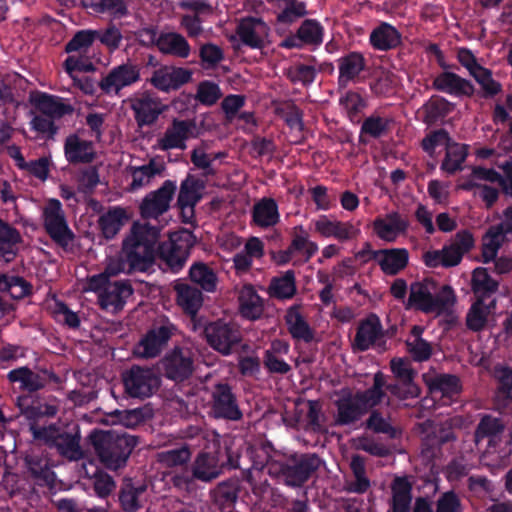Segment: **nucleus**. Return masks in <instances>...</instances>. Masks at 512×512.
<instances>
[{
  "instance_id": "obj_1",
  "label": "nucleus",
  "mask_w": 512,
  "mask_h": 512,
  "mask_svg": "<svg viewBox=\"0 0 512 512\" xmlns=\"http://www.w3.org/2000/svg\"><path fill=\"white\" fill-rule=\"evenodd\" d=\"M160 229L150 224L134 223L130 233L124 238L121 257L129 271L148 272L156 260V245L159 242Z\"/></svg>"
},
{
  "instance_id": "obj_2",
  "label": "nucleus",
  "mask_w": 512,
  "mask_h": 512,
  "mask_svg": "<svg viewBox=\"0 0 512 512\" xmlns=\"http://www.w3.org/2000/svg\"><path fill=\"white\" fill-rule=\"evenodd\" d=\"M322 459L316 453L289 452L275 455L269 465V475L290 488H302L316 476Z\"/></svg>"
},
{
  "instance_id": "obj_3",
  "label": "nucleus",
  "mask_w": 512,
  "mask_h": 512,
  "mask_svg": "<svg viewBox=\"0 0 512 512\" xmlns=\"http://www.w3.org/2000/svg\"><path fill=\"white\" fill-rule=\"evenodd\" d=\"M89 438L99 461L111 470L125 466L137 445L135 436L116 430H94Z\"/></svg>"
},
{
  "instance_id": "obj_4",
  "label": "nucleus",
  "mask_w": 512,
  "mask_h": 512,
  "mask_svg": "<svg viewBox=\"0 0 512 512\" xmlns=\"http://www.w3.org/2000/svg\"><path fill=\"white\" fill-rule=\"evenodd\" d=\"M405 309L436 315L448 311V283L440 285L432 278L411 283Z\"/></svg>"
},
{
  "instance_id": "obj_5",
  "label": "nucleus",
  "mask_w": 512,
  "mask_h": 512,
  "mask_svg": "<svg viewBox=\"0 0 512 512\" xmlns=\"http://www.w3.org/2000/svg\"><path fill=\"white\" fill-rule=\"evenodd\" d=\"M43 227L55 245L64 252H73L75 233L69 227L62 204L58 199L48 201L42 213Z\"/></svg>"
},
{
  "instance_id": "obj_6",
  "label": "nucleus",
  "mask_w": 512,
  "mask_h": 512,
  "mask_svg": "<svg viewBox=\"0 0 512 512\" xmlns=\"http://www.w3.org/2000/svg\"><path fill=\"white\" fill-rule=\"evenodd\" d=\"M157 244L156 256L164 265L163 269L176 274L184 268L189 259L194 244L193 235L187 231L175 233L167 241Z\"/></svg>"
},
{
  "instance_id": "obj_7",
  "label": "nucleus",
  "mask_w": 512,
  "mask_h": 512,
  "mask_svg": "<svg viewBox=\"0 0 512 512\" xmlns=\"http://www.w3.org/2000/svg\"><path fill=\"white\" fill-rule=\"evenodd\" d=\"M35 440L44 442L49 448H55L58 453L70 460H79L83 452L80 447V436L66 431H61L55 425L39 427L32 424L29 427Z\"/></svg>"
},
{
  "instance_id": "obj_8",
  "label": "nucleus",
  "mask_w": 512,
  "mask_h": 512,
  "mask_svg": "<svg viewBox=\"0 0 512 512\" xmlns=\"http://www.w3.org/2000/svg\"><path fill=\"white\" fill-rule=\"evenodd\" d=\"M125 393L131 398L151 397L161 384V379L153 368L132 365L122 373Z\"/></svg>"
},
{
  "instance_id": "obj_9",
  "label": "nucleus",
  "mask_w": 512,
  "mask_h": 512,
  "mask_svg": "<svg viewBox=\"0 0 512 512\" xmlns=\"http://www.w3.org/2000/svg\"><path fill=\"white\" fill-rule=\"evenodd\" d=\"M207 343L222 355H230L242 340L239 326L234 322L218 319L204 328Z\"/></svg>"
},
{
  "instance_id": "obj_10",
  "label": "nucleus",
  "mask_w": 512,
  "mask_h": 512,
  "mask_svg": "<svg viewBox=\"0 0 512 512\" xmlns=\"http://www.w3.org/2000/svg\"><path fill=\"white\" fill-rule=\"evenodd\" d=\"M210 413L215 419L239 421L243 417L238 399L232 386L228 383H217L211 394Z\"/></svg>"
},
{
  "instance_id": "obj_11",
  "label": "nucleus",
  "mask_w": 512,
  "mask_h": 512,
  "mask_svg": "<svg viewBox=\"0 0 512 512\" xmlns=\"http://www.w3.org/2000/svg\"><path fill=\"white\" fill-rule=\"evenodd\" d=\"M197 123L195 119L174 118L164 132L163 137L158 139V148L162 151L172 149L185 150L186 141L198 137Z\"/></svg>"
},
{
  "instance_id": "obj_12",
  "label": "nucleus",
  "mask_w": 512,
  "mask_h": 512,
  "mask_svg": "<svg viewBox=\"0 0 512 512\" xmlns=\"http://www.w3.org/2000/svg\"><path fill=\"white\" fill-rule=\"evenodd\" d=\"M176 182L165 180L155 191L148 193L140 204V215L144 219L158 218L170 208L176 191Z\"/></svg>"
},
{
  "instance_id": "obj_13",
  "label": "nucleus",
  "mask_w": 512,
  "mask_h": 512,
  "mask_svg": "<svg viewBox=\"0 0 512 512\" xmlns=\"http://www.w3.org/2000/svg\"><path fill=\"white\" fill-rule=\"evenodd\" d=\"M140 80V70L137 65L124 63L113 67L106 76L98 82L99 89L105 95H119L120 91Z\"/></svg>"
},
{
  "instance_id": "obj_14",
  "label": "nucleus",
  "mask_w": 512,
  "mask_h": 512,
  "mask_svg": "<svg viewBox=\"0 0 512 512\" xmlns=\"http://www.w3.org/2000/svg\"><path fill=\"white\" fill-rule=\"evenodd\" d=\"M236 34L243 45L251 49H263L269 43L270 27L262 18L247 16L240 19Z\"/></svg>"
},
{
  "instance_id": "obj_15",
  "label": "nucleus",
  "mask_w": 512,
  "mask_h": 512,
  "mask_svg": "<svg viewBox=\"0 0 512 512\" xmlns=\"http://www.w3.org/2000/svg\"><path fill=\"white\" fill-rule=\"evenodd\" d=\"M7 379L11 383H20L21 390L33 393L43 389L50 382H57L58 376L48 369L33 371L23 366L9 371Z\"/></svg>"
},
{
  "instance_id": "obj_16",
  "label": "nucleus",
  "mask_w": 512,
  "mask_h": 512,
  "mask_svg": "<svg viewBox=\"0 0 512 512\" xmlns=\"http://www.w3.org/2000/svg\"><path fill=\"white\" fill-rule=\"evenodd\" d=\"M174 330L176 328L170 322L152 327L136 345L135 353L146 359L158 356L171 339Z\"/></svg>"
},
{
  "instance_id": "obj_17",
  "label": "nucleus",
  "mask_w": 512,
  "mask_h": 512,
  "mask_svg": "<svg viewBox=\"0 0 512 512\" xmlns=\"http://www.w3.org/2000/svg\"><path fill=\"white\" fill-rule=\"evenodd\" d=\"M384 330L379 317L371 313L361 320L353 340V348L357 351H367L373 346L385 344Z\"/></svg>"
},
{
  "instance_id": "obj_18",
  "label": "nucleus",
  "mask_w": 512,
  "mask_h": 512,
  "mask_svg": "<svg viewBox=\"0 0 512 512\" xmlns=\"http://www.w3.org/2000/svg\"><path fill=\"white\" fill-rule=\"evenodd\" d=\"M316 233L325 238H334L341 243L355 239L360 229L350 221L332 219L327 215H320L313 221Z\"/></svg>"
},
{
  "instance_id": "obj_19",
  "label": "nucleus",
  "mask_w": 512,
  "mask_h": 512,
  "mask_svg": "<svg viewBox=\"0 0 512 512\" xmlns=\"http://www.w3.org/2000/svg\"><path fill=\"white\" fill-rule=\"evenodd\" d=\"M324 29L316 19H306L295 34H291L279 43L285 49H301L305 45L319 46L323 42Z\"/></svg>"
},
{
  "instance_id": "obj_20",
  "label": "nucleus",
  "mask_w": 512,
  "mask_h": 512,
  "mask_svg": "<svg viewBox=\"0 0 512 512\" xmlns=\"http://www.w3.org/2000/svg\"><path fill=\"white\" fill-rule=\"evenodd\" d=\"M164 376L175 382L187 380L193 373V360L182 348L175 347L161 360Z\"/></svg>"
},
{
  "instance_id": "obj_21",
  "label": "nucleus",
  "mask_w": 512,
  "mask_h": 512,
  "mask_svg": "<svg viewBox=\"0 0 512 512\" xmlns=\"http://www.w3.org/2000/svg\"><path fill=\"white\" fill-rule=\"evenodd\" d=\"M147 486L140 480L130 477L122 479L117 493V501L123 512H139L144 507Z\"/></svg>"
},
{
  "instance_id": "obj_22",
  "label": "nucleus",
  "mask_w": 512,
  "mask_h": 512,
  "mask_svg": "<svg viewBox=\"0 0 512 512\" xmlns=\"http://www.w3.org/2000/svg\"><path fill=\"white\" fill-rule=\"evenodd\" d=\"M192 78L189 69L182 67L162 66L155 70L150 79V83L158 90L169 92L177 90Z\"/></svg>"
},
{
  "instance_id": "obj_23",
  "label": "nucleus",
  "mask_w": 512,
  "mask_h": 512,
  "mask_svg": "<svg viewBox=\"0 0 512 512\" xmlns=\"http://www.w3.org/2000/svg\"><path fill=\"white\" fill-rule=\"evenodd\" d=\"M224 466L215 453L201 451L191 464V475L200 482L209 483L222 474Z\"/></svg>"
},
{
  "instance_id": "obj_24",
  "label": "nucleus",
  "mask_w": 512,
  "mask_h": 512,
  "mask_svg": "<svg viewBox=\"0 0 512 512\" xmlns=\"http://www.w3.org/2000/svg\"><path fill=\"white\" fill-rule=\"evenodd\" d=\"M134 112V118L139 127L151 126L158 120L164 111V106L159 98H154L149 94H143L135 99L131 104Z\"/></svg>"
},
{
  "instance_id": "obj_25",
  "label": "nucleus",
  "mask_w": 512,
  "mask_h": 512,
  "mask_svg": "<svg viewBox=\"0 0 512 512\" xmlns=\"http://www.w3.org/2000/svg\"><path fill=\"white\" fill-rule=\"evenodd\" d=\"M336 414L334 423L336 426H350L357 423L365 414L364 408L355 399V395L348 392L335 402Z\"/></svg>"
},
{
  "instance_id": "obj_26",
  "label": "nucleus",
  "mask_w": 512,
  "mask_h": 512,
  "mask_svg": "<svg viewBox=\"0 0 512 512\" xmlns=\"http://www.w3.org/2000/svg\"><path fill=\"white\" fill-rule=\"evenodd\" d=\"M409 223L398 212H390L385 218L377 217L373 221V230L376 235L387 242H393L398 235L407 231Z\"/></svg>"
},
{
  "instance_id": "obj_27",
  "label": "nucleus",
  "mask_w": 512,
  "mask_h": 512,
  "mask_svg": "<svg viewBox=\"0 0 512 512\" xmlns=\"http://www.w3.org/2000/svg\"><path fill=\"white\" fill-rule=\"evenodd\" d=\"M22 242L19 230L0 218V262L5 264L13 262Z\"/></svg>"
},
{
  "instance_id": "obj_28",
  "label": "nucleus",
  "mask_w": 512,
  "mask_h": 512,
  "mask_svg": "<svg viewBox=\"0 0 512 512\" xmlns=\"http://www.w3.org/2000/svg\"><path fill=\"white\" fill-rule=\"evenodd\" d=\"M134 290L129 280L111 281L104 292L99 294V303L102 308L112 307L120 310L124 307L126 300L132 296Z\"/></svg>"
},
{
  "instance_id": "obj_29",
  "label": "nucleus",
  "mask_w": 512,
  "mask_h": 512,
  "mask_svg": "<svg viewBox=\"0 0 512 512\" xmlns=\"http://www.w3.org/2000/svg\"><path fill=\"white\" fill-rule=\"evenodd\" d=\"M64 153L70 164H88L96 158L93 143L83 140L76 134L69 135L64 143Z\"/></svg>"
},
{
  "instance_id": "obj_30",
  "label": "nucleus",
  "mask_w": 512,
  "mask_h": 512,
  "mask_svg": "<svg viewBox=\"0 0 512 512\" xmlns=\"http://www.w3.org/2000/svg\"><path fill=\"white\" fill-rule=\"evenodd\" d=\"M338 85L345 88L350 82L355 81L366 69V60L360 52H349L338 60Z\"/></svg>"
},
{
  "instance_id": "obj_31",
  "label": "nucleus",
  "mask_w": 512,
  "mask_h": 512,
  "mask_svg": "<svg viewBox=\"0 0 512 512\" xmlns=\"http://www.w3.org/2000/svg\"><path fill=\"white\" fill-rule=\"evenodd\" d=\"M285 324L291 337L297 341L311 343L314 340V331L300 312L299 305L290 306L284 316Z\"/></svg>"
},
{
  "instance_id": "obj_32",
  "label": "nucleus",
  "mask_w": 512,
  "mask_h": 512,
  "mask_svg": "<svg viewBox=\"0 0 512 512\" xmlns=\"http://www.w3.org/2000/svg\"><path fill=\"white\" fill-rule=\"evenodd\" d=\"M402 41L401 33L391 24L382 22L372 30L369 36L371 46L378 51L397 48Z\"/></svg>"
},
{
  "instance_id": "obj_33",
  "label": "nucleus",
  "mask_w": 512,
  "mask_h": 512,
  "mask_svg": "<svg viewBox=\"0 0 512 512\" xmlns=\"http://www.w3.org/2000/svg\"><path fill=\"white\" fill-rule=\"evenodd\" d=\"M378 253V265L386 275L395 276L408 265L409 252L406 248L380 249Z\"/></svg>"
},
{
  "instance_id": "obj_34",
  "label": "nucleus",
  "mask_w": 512,
  "mask_h": 512,
  "mask_svg": "<svg viewBox=\"0 0 512 512\" xmlns=\"http://www.w3.org/2000/svg\"><path fill=\"white\" fill-rule=\"evenodd\" d=\"M188 278L196 287L206 293H214L217 290V273L205 262H194L189 268Z\"/></svg>"
},
{
  "instance_id": "obj_35",
  "label": "nucleus",
  "mask_w": 512,
  "mask_h": 512,
  "mask_svg": "<svg viewBox=\"0 0 512 512\" xmlns=\"http://www.w3.org/2000/svg\"><path fill=\"white\" fill-rule=\"evenodd\" d=\"M238 301L240 313L244 318L253 321L261 318L264 311L263 300L251 284L242 287Z\"/></svg>"
},
{
  "instance_id": "obj_36",
  "label": "nucleus",
  "mask_w": 512,
  "mask_h": 512,
  "mask_svg": "<svg viewBox=\"0 0 512 512\" xmlns=\"http://www.w3.org/2000/svg\"><path fill=\"white\" fill-rule=\"evenodd\" d=\"M385 390V375L381 371H378L374 374L373 385L364 391H357L354 395L355 399L361 404L365 412L368 413L370 409L378 406L383 401L386 396Z\"/></svg>"
},
{
  "instance_id": "obj_37",
  "label": "nucleus",
  "mask_w": 512,
  "mask_h": 512,
  "mask_svg": "<svg viewBox=\"0 0 512 512\" xmlns=\"http://www.w3.org/2000/svg\"><path fill=\"white\" fill-rule=\"evenodd\" d=\"M128 220L129 215L126 209L116 206L99 217L98 225L104 238L111 240L120 232Z\"/></svg>"
},
{
  "instance_id": "obj_38",
  "label": "nucleus",
  "mask_w": 512,
  "mask_h": 512,
  "mask_svg": "<svg viewBox=\"0 0 512 512\" xmlns=\"http://www.w3.org/2000/svg\"><path fill=\"white\" fill-rule=\"evenodd\" d=\"M268 294L277 300L292 299L297 293L294 270H287L281 276L272 277L268 285Z\"/></svg>"
},
{
  "instance_id": "obj_39",
  "label": "nucleus",
  "mask_w": 512,
  "mask_h": 512,
  "mask_svg": "<svg viewBox=\"0 0 512 512\" xmlns=\"http://www.w3.org/2000/svg\"><path fill=\"white\" fill-rule=\"evenodd\" d=\"M392 498L388 512H410L412 485L405 477H396L391 484Z\"/></svg>"
},
{
  "instance_id": "obj_40",
  "label": "nucleus",
  "mask_w": 512,
  "mask_h": 512,
  "mask_svg": "<svg viewBox=\"0 0 512 512\" xmlns=\"http://www.w3.org/2000/svg\"><path fill=\"white\" fill-rule=\"evenodd\" d=\"M158 50L165 55L178 58H187L190 55L191 47L188 41L179 33L162 32L159 34Z\"/></svg>"
},
{
  "instance_id": "obj_41",
  "label": "nucleus",
  "mask_w": 512,
  "mask_h": 512,
  "mask_svg": "<svg viewBox=\"0 0 512 512\" xmlns=\"http://www.w3.org/2000/svg\"><path fill=\"white\" fill-rule=\"evenodd\" d=\"M174 289L177 294L178 305L187 314L195 315L203 304L202 290L187 283H177Z\"/></svg>"
},
{
  "instance_id": "obj_42",
  "label": "nucleus",
  "mask_w": 512,
  "mask_h": 512,
  "mask_svg": "<svg viewBox=\"0 0 512 512\" xmlns=\"http://www.w3.org/2000/svg\"><path fill=\"white\" fill-rule=\"evenodd\" d=\"M252 219L261 228L276 225L280 220L277 202L273 198H262L252 209Z\"/></svg>"
},
{
  "instance_id": "obj_43",
  "label": "nucleus",
  "mask_w": 512,
  "mask_h": 512,
  "mask_svg": "<svg viewBox=\"0 0 512 512\" xmlns=\"http://www.w3.org/2000/svg\"><path fill=\"white\" fill-rule=\"evenodd\" d=\"M205 188L203 180L188 174L180 184L177 206H196L202 199Z\"/></svg>"
},
{
  "instance_id": "obj_44",
  "label": "nucleus",
  "mask_w": 512,
  "mask_h": 512,
  "mask_svg": "<svg viewBox=\"0 0 512 512\" xmlns=\"http://www.w3.org/2000/svg\"><path fill=\"white\" fill-rule=\"evenodd\" d=\"M0 292L8 293L14 300H21L33 293V286L24 277L2 273L0 274Z\"/></svg>"
},
{
  "instance_id": "obj_45",
  "label": "nucleus",
  "mask_w": 512,
  "mask_h": 512,
  "mask_svg": "<svg viewBox=\"0 0 512 512\" xmlns=\"http://www.w3.org/2000/svg\"><path fill=\"white\" fill-rule=\"evenodd\" d=\"M496 301L493 300L486 305L483 299L479 297L475 301L466 316V325L472 331L482 330L492 318Z\"/></svg>"
},
{
  "instance_id": "obj_46",
  "label": "nucleus",
  "mask_w": 512,
  "mask_h": 512,
  "mask_svg": "<svg viewBox=\"0 0 512 512\" xmlns=\"http://www.w3.org/2000/svg\"><path fill=\"white\" fill-rule=\"evenodd\" d=\"M34 105L42 114L50 118H61L73 111L69 104L61 102L59 97L40 93L34 100Z\"/></svg>"
},
{
  "instance_id": "obj_47",
  "label": "nucleus",
  "mask_w": 512,
  "mask_h": 512,
  "mask_svg": "<svg viewBox=\"0 0 512 512\" xmlns=\"http://www.w3.org/2000/svg\"><path fill=\"white\" fill-rule=\"evenodd\" d=\"M239 484L236 480H227L219 483L212 492L213 501L222 511L233 508L237 501Z\"/></svg>"
},
{
  "instance_id": "obj_48",
  "label": "nucleus",
  "mask_w": 512,
  "mask_h": 512,
  "mask_svg": "<svg viewBox=\"0 0 512 512\" xmlns=\"http://www.w3.org/2000/svg\"><path fill=\"white\" fill-rule=\"evenodd\" d=\"M292 254L302 253L304 262H308L318 251V244L309 240L308 233L302 225L293 228V235L290 245L288 246Z\"/></svg>"
},
{
  "instance_id": "obj_49",
  "label": "nucleus",
  "mask_w": 512,
  "mask_h": 512,
  "mask_svg": "<svg viewBox=\"0 0 512 512\" xmlns=\"http://www.w3.org/2000/svg\"><path fill=\"white\" fill-rule=\"evenodd\" d=\"M25 465L31 477L37 482L51 484L54 480V472L48 465V460L38 454L31 453L25 457Z\"/></svg>"
},
{
  "instance_id": "obj_50",
  "label": "nucleus",
  "mask_w": 512,
  "mask_h": 512,
  "mask_svg": "<svg viewBox=\"0 0 512 512\" xmlns=\"http://www.w3.org/2000/svg\"><path fill=\"white\" fill-rule=\"evenodd\" d=\"M26 398H18V406L21 414L30 421L32 424L37 425L36 422L44 417H54L58 412V407L49 403L33 402L31 405H24L22 401Z\"/></svg>"
},
{
  "instance_id": "obj_51",
  "label": "nucleus",
  "mask_w": 512,
  "mask_h": 512,
  "mask_svg": "<svg viewBox=\"0 0 512 512\" xmlns=\"http://www.w3.org/2000/svg\"><path fill=\"white\" fill-rule=\"evenodd\" d=\"M350 468L355 480L348 484V491L363 494L370 488V480L366 476L365 460L361 455H354L350 462Z\"/></svg>"
},
{
  "instance_id": "obj_52",
  "label": "nucleus",
  "mask_w": 512,
  "mask_h": 512,
  "mask_svg": "<svg viewBox=\"0 0 512 512\" xmlns=\"http://www.w3.org/2000/svg\"><path fill=\"white\" fill-rule=\"evenodd\" d=\"M422 149L432 154L438 146H443L445 153L441 162L440 169L448 173V132L445 129H439L429 133L421 143Z\"/></svg>"
},
{
  "instance_id": "obj_53",
  "label": "nucleus",
  "mask_w": 512,
  "mask_h": 512,
  "mask_svg": "<svg viewBox=\"0 0 512 512\" xmlns=\"http://www.w3.org/2000/svg\"><path fill=\"white\" fill-rule=\"evenodd\" d=\"M340 105L346 111L348 119L353 124H359L362 120V111L367 106L365 99L354 91H348L340 97Z\"/></svg>"
},
{
  "instance_id": "obj_54",
  "label": "nucleus",
  "mask_w": 512,
  "mask_h": 512,
  "mask_svg": "<svg viewBox=\"0 0 512 512\" xmlns=\"http://www.w3.org/2000/svg\"><path fill=\"white\" fill-rule=\"evenodd\" d=\"M423 121L428 125L442 122L448 112V101L438 95H433L423 106Z\"/></svg>"
},
{
  "instance_id": "obj_55",
  "label": "nucleus",
  "mask_w": 512,
  "mask_h": 512,
  "mask_svg": "<svg viewBox=\"0 0 512 512\" xmlns=\"http://www.w3.org/2000/svg\"><path fill=\"white\" fill-rule=\"evenodd\" d=\"M392 120L386 117H381L379 114H372L365 118L360 128V139L364 135L370 136L371 138L378 139L385 135L391 125Z\"/></svg>"
},
{
  "instance_id": "obj_56",
  "label": "nucleus",
  "mask_w": 512,
  "mask_h": 512,
  "mask_svg": "<svg viewBox=\"0 0 512 512\" xmlns=\"http://www.w3.org/2000/svg\"><path fill=\"white\" fill-rule=\"evenodd\" d=\"M506 236L500 228L491 227L483 237L482 257L484 262L494 260L498 249L505 242Z\"/></svg>"
},
{
  "instance_id": "obj_57",
  "label": "nucleus",
  "mask_w": 512,
  "mask_h": 512,
  "mask_svg": "<svg viewBox=\"0 0 512 512\" xmlns=\"http://www.w3.org/2000/svg\"><path fill=\"white\" fill-rule=\"evenodd\" d=\"M284 8L277 14L276 20L281 24H293L308 14L307 4L299 0H283Z\"/></svg>"
},
{
  "instance_id": "obj_58",
  "label": "nucleus",
  "mask_w": 512,
  "mask_h": 512,
  "mask_svg": "<svg viewBox=\"0 0 512 512\" xmlns=\"http://www.w3.org/2000/svg\"><path fill=\"white\" fill-rule=\"evenodd\" d=\"M473 244L471 233L467 231L457 233L450 245V266L459 264L462 256L473 247Z\"/></svg>"
},
{
  "instance_id": "obj_59",
  "label": "nucleus",
  "mask_w": 512,
  "mask_h": 512,
  "mask_svg": "<svg viewBox=\"0 0 512 512\" xmlns=\"http://www.w3.org/2000/svg\"><path fill=\"white\" fill-rule=\"evenodd\" d=\"M96 40V34L92 29L77 31L74 36L66 43L65 52H83L86 53Z\"/></svg>"
},
{
  "instance_id": "obj_60",
  "label": "nucleus",
  "mask_w": 512,
  "mask_h": 512,
  "mask_svg": "<svg viewBox=\"0 0 512 512\" xmlns=\"http://www.w3.org/2000/svg\"><path fill=\"white\" fill-rule=\"evenodd\" d=\"M96 40H99L110 52H114L120 48L123 40L121 30L114 24L110 23L104 29L94 30Z\"/></svg>"
},
{
  "instance_id": "obj_61",
  "label": "nucleus",
  "mask_w": 512,
  "mask_h": 512,
  "mask_svg": "<svg viewBox=\"0 0 512 512\" xmlns=\"http://www.w3.org/2000/svg\"><path fill=\"white\" fill-rule=\"evenodd\" d=\"M365 428L373 431L374 433L386 434L391 439H395L399 435V431L377 410H373L371 412L369 418L365 422Z\"/></svg>"
},
{
  "instance_id": "obj_62",
  "label": "nucleus",
  "mask_w": 512,
  "mask_h": 512,
  "mask_svg": "<svg viewBox=\"0 0 512 512\" xmlns=\"http://www.w3.org/2000/svg\"><path fill=\"white\" fill-rule=\"evenodd\" d=\"M222 97V92L218 84L204 80L199 83L195 99L202 105L212 106Z\"/></svg>"
},
{
  "instance_id": "obj_63",
  "label": "nucleus",
  "mask_w": 512,
  "mask_h": 512,
  "mask_svg": "<svg viewBox=\"0 0 512 512\" xmlns=\"http://www.w3.org/2000/svg\"><path fill=\"white\" fill-rule=\"evenodd\" d=\"M160 461L167 467H176L187 464L191 459V450L187 445L169 449L159 454Z\"/></svg>"
},
{
  "instance_id": "obj_64",
  "label": "nucleus",
  "mask_w": 512,
  "mask_h": 512,
  "mask_svg": "<svg viewBox=\"0 0 512 512\" xmlns=\"http://www.w3.org/2000/svg\"><path fill=\"white\" fill-rule=\"evenodd\" d=\"M472 289L475 293L491 294L497 291L498 281L492 279L485 268H476L472 275Z\"/></svg>"
}]
</instances>
